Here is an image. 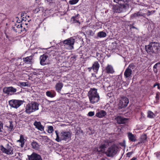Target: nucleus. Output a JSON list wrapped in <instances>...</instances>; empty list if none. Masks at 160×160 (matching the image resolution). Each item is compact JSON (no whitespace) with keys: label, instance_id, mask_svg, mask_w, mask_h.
<instances>
[{"label":"nucleus","instance_id":"f257e3e1","mask_svg":"<svg viewBox=\"0 0 160 160\" xmlns=\"http://www.w3.org/2000/svg\"><path fill=\"white\" fill-rule=\"evenodd\" d=\"M90 102L92 104H94L98 102L100 99L99 94L98 93L97 89L94 88H91L88 93Z\"/></svg>","mask_w":160,"mask_h":160},{"label":"nucleus","instance_id":"f03ea898","mask_svg":"<svg viewBox=\"0 0 160 160\" xmlns=\"http://www.w3.org/2000/svg\"><path fill=\"white\" fill-rule=\"evenodd\" d=\"M160 46L155 42H152L145 47V50L148 53H158L159 51Z\"/></svg>","mask_w":160,"mask_h":160},{"label":"nucleus","instance_id":"7ed1b4c3","mask_svg":"<svg viewBox=\"0 0 160 160\" xmlns=\"http://www.w3.org/2000/svg\"><path fill=\"white\" fill-rule=\"evenodd\" d=\"M56 135V140L58 142H61L62 140L65 141H69L71 139V133L69 132L62 131L60 133V138H59L58 131H55Z\"/></svg>","mask_w":160,"mask_h":160},{"label":"nucleus","instance_id":"20e7f679","mask_svg":"<svg viewBox=\"0 0 160 160\" xmlns=\"http://www.w3.org/2000/svg\"><path fill=\"white\" fill-rule=\"evenodd\" d=\"M39 104L35 102H31L27 104L25 108L26 113L30 114L39 109Z\"/></svg>","mask_w":160,"mask_h":160},{"label":"nucleus","instance_id":"39448f33","mask_svg":"<svg viewBox=\"0 0 160 160\" xmlns=\"http://www.w3.org/2000/svg\"><path fill=\"white\" fill-rule=\"evenodd\" d=\"M118 148V146L116 144H113L108 148L105 152V154L108 157H113L117 154Z\"/></svg>","mask_w":160,"mask_h":160},{"label":"nucleus","instance_id":"423d86ee","mask_svg":"<svg viewBox=\"0 0 160 160\" xmlns=\"http://www.w3.org/2000/svg\"><path fill=\"white\" fill-rule=\"evenodd\" d=\"M75 39L71 37L64 40L62 43L67 49L71 50L73 48V45Z\"/></svg>","mask_w":160,"mask_h":160},{"label":"nucleus","instance_id":"0eeeda50","mask_svg":"<svg viewBox=\"0 0 160 160\" xmlns=\"http://www.w3.org/2000/svg\"><path fill=\"white\" fill-rule=\"evenodd\" d=\"M1 150L4 153L8 155H12L13 154V148L9 143L7 144L6 148L3 145L0 146Z\"/></svg>","mask_w":160,"mask_h":160},{"label":"nucleus","instance_id":"6e6552de","mask_svg":"<svg viewBox=\"0 0 160 160\" xmlns=\"http://www.w3.org/2000/svg\"><path fill=\"white\" fill-rule=\"evenodd\" d=\"M24 101L19 100L12 99L9 101V104L12 108H17L22 105Z\"/></svg>","mask_w":160,"mask_h":160},{"label":"nucleus","instance_id":"1a4fd4ad","mask_svg":"<svg viewBox=\"0 0 160 160\" xmlns=\"http://www.w3.org/2000/svg\"><path fill=\"white\" fill-rule=\"evenodd\" d=\"M24 13L22 14V13L21 15L22 19L20 21L21 23L20 24L22 26L23 30L26 31V28H27L28 27V23L26 21H27L28 22L29 21V20L26 19V17L24 18Z\"/></svg>","mask_w":160,"mask_h":160},{"label":"nucleus","instance_id":"9d476101","mask_svg":"<svg viewBox=\"0 0 160 160\" xmlns=\"http://www.w3.org/2000/svg\"><path fill=\"white\" fill-rule=\"evenodd\" d=\"M12 28L15 32L18 33H21V32L24 31L23 30L22 26L20 24L19 22H18L17 21V23L12 27Z\"/></svg>","mask_w":160,"mask_h":160},{"label":"nucleus","instance_id":"9b49d317","mask_svg":"<svg viewBox=\"0 0 160 160\" xmlns=\"http://www.w3.org/2000/svg\"><path fill=\"white\" fill-rule=\"evenodd\" d=\"M126 7L125 5L124 4H122L120 2V4L114 6L113 9L114 12L119 13L122 12L123 10L125 9Z\"/></svg>","mask_w":160,"mask_h":160},{"label":"nucleus","instance_id":"f8f14e48","mask_svg":"<svg viewBox=\"0 0 160 160\" xmlns=\"http://www.w3.org/2000/svg\"><path fill=\"white\" fill-rule=\"evenodd\" d=\"M118 124H124L128 122V119L120 116H118L115 118Z\"/></svg>","mask_w":160,"mask_h":160},{"label":"nucleus","instance_id":"ddd939ff","mask_svg":"<svg viewBox=\"0 0 160 160\" xmlns=\"http://www.w3.org/2000/svg\"><path fill=\"white\" fill-rule=\"evenodd\" d=\"M128 103V98L125 97L122 98V100L119 102V105L121 108H125L127 106Z\"/></svg>","mask_w":160,"mask_h":160},{"label":"nucleus","instance_id":"4468645a","mask_svg":"<svg viewBox=\"0 0 160 160\" xmlns=\"http://www.w3.org/2000/svg\"><path fill=\"white\" fill-rule=\"evenodd\" d=\"M16 91V89L12 87H5L3 89V92L7 94H12V93L15 92Z\"/></svg>","mask_w":160,"mask_h":160},{"label":"nucleus","instance_id":"2eb2a0df","mask_svg":"<svg viewBox=\"0 0 160 160\" xmlns=\"http://www.w3.org/2000/svg\"><path fill=\"white\" fill-rule=\"evenodd\" d=\"M105 150L106 148L100 144L98 147H96L94 148V151L97 152L98 154L101 153L105 154Z\"/></svg>","mask_w":160,"mask_h":160},{"label":"nucleus","instance_id":"dca6fc26","mask_svg":"<svg viewBox=\"0 0 160 160\" xmlns=\"http://www.w3.org/2000/svg\"><path fill=\"white\" fill-rule=\"evenodd\" d=\"M105 72L108 74H113L114 72V71L112 66L108 64L105 69Z\"/></svg>","mask_w":160,"mask_h":160},{"label":"nucleus","instance_id":"f3484780","mask_svg":"<svg viewBox=\"0 0 160 160\" xmlns=\"http://www.w3.org/2000/svg\"><path fill=\"white\" fill-rule=\"evenodd\" d=\"M48 58V56L46 54H44L40 56V63L42 65H44L46 64V60Z\"/></svg>","mask_w":160,"mask_h":160},{"label":"nucleus","instance_id":"a211bd4d","mask_svg":"<svg viewBox=\"0 0 160 160\" xmlns=\"http://www.w3.org/2000/svg\"><path fill=\"white\" fill-rule=\"evenodd\" d=\"M92 67V70L94 71V72L97 73L98 72L100 64L98 62L96 61L93 64Z\"/></svg>","mask_w":160,"mask_h":160},{"label":"nucleus","instance_id":"6ab92c4d","mask_svg":"<svg viewBox=\"0 0 160 160\" xmlns=\"http://www.w3.org/2000/svg\"><path fill=\"white\" fill-rule=\"evenodd\" d=\"M132 71L129 68H127L124 72V76L125 78H128L131 77L132 74Z\"/></svg>","mask_w":160,"mask_h":160},{"label":"nucleus","instance_id":"aec40b11","mask_svg":"<svg viewBox=\"0 0 160 160\" xmlns=\"http://www.w3.org/2000/svg\"><path fill=\"white\" fill-rule=\"evenodd\" d=\"M33 125L38 130L41 131H42L44 130V127L41 125L40 122H38L37 121H35L34 122Z\"/></svg>","mask_w":160,"mask_h":160},{"label":"nucleus","instance_id":"412c9836","mask_svg":"<svg viewBox=\"0 0 160 160\" xmlns=\"http://www.w3.org/2000/svg\"><path fill=\"white\" fill-rule=\"evenodd\" d=\"M33 57L30 56L27 57L26 58H23V60L25 63L27 64H32V60Z\"/></svg>","mask_w":160,"mask_h":160},{"label":"nucleus","instance_id":"4be33fe9","mask_svg":"<svg viewBox=\"0 0 160 160\" xmlns=\"http://www.w3.org/2000/svg\"><path fill=\"white\" fill-rule=\"evenodd\" d=\"M128 137L129 140L132 142H135L136 141V135L133 134L132 133L129 132L128 133Z\"/></svg>","mask_w":160,"mask_h":160},{"label":"nucleus","instance_id":"5701e85b","mask_svg":"<svg viewBox=\"0 0 160 160\" xmlns=\"http://www.w3.org/2000/svg\"><path fill=\"white\" fill-rule=\"evenodd\" d=\"M63 86V84L61 82H59L56 83L55 87L56 91L60 92Z\"/></svg>","mask_w":160,"mask_h":160},{"label":"nucleus","instance_id":"b1692460","mask_svg":"<svg viewBox=\"0 0 160 160\" xmlns=\"http://www.w3.org/2000/svg\"><path fill=\"white\" fill-rule=\"evenodd\" d=\"M107 114L106 112L104 110H102L96 113V116L100 118H102Z\"/></svg>","mask_w":160,"mask_h":160},{"label":"nucleus","instance_id":"393cba45","mask_svg":"<svg viewBox=\"0 0 160 160\" xmlns=\"http://www.w3.org/2000/svg\"><path fill=\"white\" fill-rule=\"evenodd\" d=\"M111 142L110 140L107 139L104 140L101 144L102 146H103L106 148L109 146V143H111Z\"/></svg>","mask_w":160,"mask_h":160},{"label":"nucleus","instance_id":"a878e982","mask_svg":"<svg viewBox=\"0 0 160 160\" xmlns=\"http://www.w3.org/2000/svg\"><path fill=\"white\" fill-rule=\"evenodd\" d=\"M31 145L32 148L38 150L39 148V146L36 142L33 141L31 143Z\"/></svg>","mask_w":160,"mask_h":160},{"label":"nucleus","instance_id":"bb28decb","mask_svg":"<svg viewBox=\"0 0 160 160\" xmlns=\"http://www.w3.org/2000/svg\"><path fill=\"white\" fill-rule=\"evenodd\" d=\"M78 14H77L76 15L73 16L72 18L71 19L73 21V23H78L79 24H80V22L78 20Z\"/></svg>","mask_w":160,"mask_h":160},{"label":"nucleus","instance_id":"cd10ccee","mask_svg":"<svg viewBox=\"0 0 160 160\" xmlns=\"http://www.w3.org/2000/svg\"><path fill=\"white\" fill-rule=\"evenodd\" d=\"M24 139L23 137V136L22 135H20V138L19 140L17 141L18 142H19L21 143V147H23L24 144Z\"/></svg>","mask_w":160,"mask_h":160},{"label":"nucleus","instance_id":"c85d7f7f","mask_svg":"<svg viewBox=\"0 0 160 160\" xmlns=\"http://www.w3.org/2000/svg\"><path fill=\"white\" fill-rule=\"evenodd\" d=\"M9 122L10 124L9 126L6 125L5 127L7 128L9 131H12L13 130V125L12 121H9Z\"/></svg>","mask_w":160,"mask_h":160},{"label":"nucleus","instance_id":"c756f323","mask_svg":"<svg viewBox=\"0 0 160 160\" xmlns=\"http://www.w3.org/2000/svg\"><path fill=\"white\" fill-rule=\"evenodd\" d=\"M46 93V95L48 97L51 98L54 97L56 95V93L55 92H54L53 93H52L50 91H47Z\"/></svg>","mask_w":160,"mask_h":160},{"label":"nucleus","instance_id":"7c9ffc66","mask_svg":"<svg viewBox=\"0 0 160 160\" xmlns=\"http://www.w3.org/2000/svg\"><path fill=\"white\" fill-rule=\"evenodd\" d=\"M107 34L103 31L99 32L97 34V36L100 38H104L106 37Z\"/></svg>","mask_w":160,"mask_h":160},{"label":"nucleus","instance_id":"2f4dec72","mask_svg":"<svg viewBox=\"0 0 160 160\" xmlns=\"http://www.w3.org/2000/svg\"><path fill=\"white\" fill-rule=\"evenodd\" d=\"M154 114L152 112L149 111L148 112V118H154Z\"/></svg>","mask_w":160,"mask_h":160},{"label":"nucleus","instance_id":"473e14b6","mask_svg":"<svg viewBox=\"0 0 160 160\" xmlns=\"http://www.w3.org/2000/svg\"><path fill=\"white\" fill-rule=\"evenodd\" d=\"M79 0H71L69 1V3L71 5H74L76 4Z\"/></svg>","mask_w":160,"mask_h":160},{"label":"nucleus","instance_id":"72a5a7b5","mask_svg":"<svg viewBox=\"0 0 160 160\" xmlns=\"http://www.w3.org/2000/svg\"><path fill=\"white\" fill-rule=\"evenodd\" d=\"M53 131V127L52 126H49L48 127V132L49 133H51Z\"/></svg>","mask_w":160,"mask_h":160},{"label":"nucleus","instance_id":"f704fd0d","mask_svg":"<svg viewBox=\"0 0 160 160\" xmlns=\"http://www.w3.org/2000/svg\"><path fill=\"white\" fill-rule=\"evenodd\" d=\"M160 64V63L159 62H158L156 63L154 66H153V70L154 72H157V66L158 64Z\"/></svg>","mask_w":160,"mask_h":160},{"label":"nucleus","instance_id":"c9c22d12","mask_svg":"<svg viewBox=\"0 0 160 160\" xmlns=\"http://www.w3.org/2000/svg\"><path fill=\"white\" fill-rule=\"evenodd\" d=\"M160 95L158 93H157L156 94V96L155 97L156 99V102L158 103L159 102V99Z\"/></svg>","mask_w":160,"mask_h":160},{"label":"nucleus","instance_id":"e433bc0d","mask_svg":"<svg viewBox=\"0 0 160 160\" xmlns=\"http://www.w3.org/2000/svg\"><path fill=\"white\" fill-rule=\"evenodd\" d=\"M3 123L1 121H0V132H2L3 131Z\"/></svg>","mask_w":160,"mask_h":160},{"label":"nucleus","instance_id":"4c0bfd02","mask_svg":"<svg viewBox=\"0 0 160 160\" xmlns=\"http://www.w3.org/2000/svg\"><path fill=\"white\" fill-rule=\"evenodd\" d=\"M76 56H73L71 57L70 59V62H74L76 60Z\"/></svg>","mask_w":160,"mask_h":160},{"label":"nucleus","instance_id":"58836bf2","mask_svg":"<svg viewBox=\"0 0 160 160\" xmlns=\"http://www.w3.org/2000/svg\"><path fill=\"white\" fill-rule=\"evenodd\" d=\"M60 78V76L57 75H55L54 76L53 78V81H56L57 79H59Z\"/></svg>","mask_w":160,"mask_h":160},{"label":"nucleus","instance_id":"ea45409f","mask_svg":"<svg viewBox=\"0 0 160 160\" xmlns=\"http://www.w3.org/2000/svg\"><path fill=\"white\" fill-rule=\"evenodd\" d=\"M20 85L22 86L25 87L28 86L27 82H22L20 83Z\"/></svg>","mask_w":160,"mask_h":160},{"label":"nucleus","instance_id":"a19ab883","mask_svg":"<svg viewBox=\"0 0 160 160\" xmlns=\"http://www.w3.org/2000/svg\"><path fill=\"white\" fill-rule=\"evenodd\" d=\"M155 12V11H150L148 10V15L149 16L151 15V14L154 13Z\"/></svg>","mask_w":160,"mask_h":160},{"label":"nucleus","instance_id":"79ce46f5","mask_svg":"<svg viewBox=\"0 0 160 160\" xmlns=\"http://www.w3.org/2000/svg\"><path fill=\"white\" fill-rule=\"evenodd\" d=\"M88 116H92L94 115V112H89L88 114Z\"/></svg>","mask_w":160,"mask_h":160},{"label":"nucleus","instance_id":"37998d69","mask_svg":"<svg viewBox=\"0 0 160 160\" xmlns=\"http://www.w3.org/2000/svg\"><path fill=\"white\" fill-rule=\"evenodd\" d=\"M133 152L132 151H131V152H128L126 154L127 156L128 157H131V155L133 154Z\"/></svg>","mask_w":160,"mask_h":160},{"label":"nucleus","instance_id":"c03bdc74","mask_svg":"<svg viewBox=\"0 0 160 160\" xmlns=\"http://www.w3.org/2000/svg\"><path fill=\"white\" fill-rule=\"evenodd\" d=\"M113 1L115 2H116L117 3H119V2H121L122 1L123 2H124V0H114Z\"/></svg>","mask_w":160,"mask_h":160},{"label":"nucleus","instance_id":"a18cd8bd","mask_svg":"<svg viewBox=\"0 0 160 160\" xmlns=\"http://www.w3.org/2000/svg\"><path fill=\"white\" fill-rule=\"evenodd\" d=\"M132 17H138L137 16V13H134V14L132 15Z\"/></svg>","mask_w":160,"mask_h":160},{"label":"nucleus","instance_id":"49530a36","mask_svg":"<svg viewBox=\"0 0 160 160\" xmlns=\"http://www.w3.org/2000/svg\"><path fill=\"white\" fill-rule=\"evenodd\" d=\"M141 138L142 139H143V140L145 141V140H146L147 139L146 136L145 135V136H144L143 137H142Z\"/></svg>","mask_w":160,"mask_h":160},{"label":"nucleus","instance_id":"de8ad7c7","mask_svg":"<svg viewBox=\"0 0 160 160\" xmlns=\"http://www.w3.org/2000/svg\"><path fill=\"white\" fill-rule=\"evenodd\" d=\"M133 66V64H130L128 66V68H129L131 69L132 68V67Z\"/></svg>","mask_w":160,"mask_h":160},{"label":"nucleus","instance_id":"09e8293b","mask_svg":"<svg viewBox=\"0 0 160 160\" xmlns=\"http://www.w3.org/2000/svg\"><path fill=\"white\" fill-rule=\"evenodd\" d=\"M88 69L89 72H91L92 69V66L91 67H89L88 68Z\"/></svg>","mask_w":160,"mask_h":160},{"label":"nucleus","instance_id":"8fccbe9b","mask_svg":"<svg viewBox=\"0 0 160 160\" xmlns=\"http://www.w3.org/2000/svg\"><path fill=\"white\" fill-rule=\"evenodd\" d=\"M137 16L138 17V16H142V15L141 14H140V12H138L137 13Z\"/></svg>","mask_w":160,"mask_h":160},{"label":"nucleus","instance_id":"3c124183","mask_svg":"<svg viewBox=\"0 0 160 160\" xmlns=\"http://www.w3.org/2000/svg\"><path fill=\"white\" fill-rule=\"evenodd\" d=\"M159 83H158L157 82H156L155 83V84L154 85H153V87H155L156 86H158V85Z\"/></svg>","mask_w":160,"mask_h":160},{"label":"nucleus","instance_id":"603ef678","mask_svg":"<svg viewBox=\"0 0 160 160\" xmlns=\"http://www.w3.org/2000/svg\"><path fill=\"white\" fill-rule=\"evenodd\" d=\"M137 159V158L136 157H133L130 160H136Z\"/></svg>","mask_w":160,"mask_h":160},{"label":"nucleus","instance_id":"864d4df0","mask_svg":"<svg viewBox=\"0 0 160 160\" xmlns=\"http://www.w3.org/2000/svg\"><path fill=\"white\" fill-rule=\"evenodd\" d=\"M24 16H25H25H27V18H30V17H29V16H27V15H26V14H25V15H24Z\"/></svg>","mask_w":160,"mask_h":160},{"label":"nucleus","instance_id":"5fc2aeb1","mask_svg":"<svg viewBox=\"0 0 160 160\" xmlns=\"http://www.w3.org/2000/svg\"><path fill=\"white\" fill-rule=\"evenodd\" d=\"M158 89L160 90V86H159V84L158 85Z\"/></svg>","mask_w":160,"mask_h":160},{"label":"nucleus","instance_id":"6e6d98bb","mask_svg":"<svg viewBox=\"0 0 160 160\" xmlns=\"http://www.w3.org/2000/svg\"><path fill=\"white\" fill-rule=\"evenodd\" d=\"M100 160H105V158H102Z\"/></svg>","mask_w":160,"mask_h":160},{"label":"nucleus","instance_id":"4d7b16f0","mask_svg":"<svg viewBox=\"0 0 160 160\" xmlns=\"http://www.w3.org/2000/svg\"><path fill=\"white\" fill-rule=\"evenodd\" d=\"M140 143H141V142H138V143L136 145H139V144H140Z\"/></svg>","mask_w":160,"mask_h":160},{"label":"nucleus","instance_id":"13d9d810","mask_svg":"<svg viewBox=\"0 0 160 160\" xmlns=\"http://www.w3.org/2000/svg\"><path fill=\"white\" fill-rule=\"evenodd\" d=\"M26 17V16H25H25H24V18H25ZM26 19H28L29 20V21H30V19H29H29H28V18H27V17H26Z\"/></svg>","mask_w":160,"mask_h":160},{"label":"nucleus","instance_id":"bf43d9fd","mask_svg":"<svg viewBox=\"0 0 160 160\" xmlns=\"http://www.w3.org/2000/svg\"><path fill=\"white\" fill-rule=\"evenodd\" d=\"M98 54H99V53H97V56H98Z\"/></svg>","mask_w":160,"mask_h":160},{"label":"nucleus","instance_id":"052dcab7","mask_svg":"<svg viewBox=\"0 0 160 160\" xmlns=\"http://www.w3.org/2000/svg\"><path fill=\"white\" fill-rule=\"evenodd\" d=\"M132 28H136L134 26H133Z\"/></svg>","mask_w":160,"mask_h":160},{"label":"nucleus","instance_id":"680f3d73","mask_svg":"<svg viewBox=\"0 0 160 160\" xmlns=\"http://www.w3.org/2000/svg\"><path fill=\"white\" fill-rule=\"evenodd\" d=\"M44 137L45 138H47V136H44Z\"/></svg>","mask_w":160,"mask_h":160}]
</instances>
